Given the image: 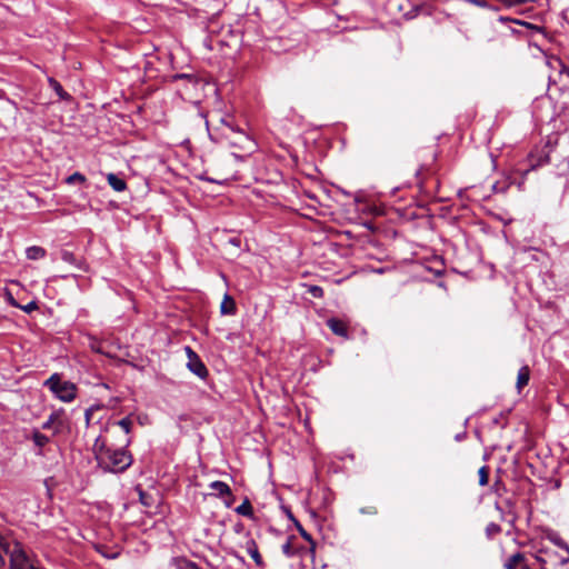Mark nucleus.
Wrapping results in <instances>:
<instances>
[{"label": "nucleus", "mask_w": 569, "mask_h": 569, "mask_svg": "<svg viewBox=\"0 0 569 569\" xmlns=\"http://www.w3.org/2000/svg\"><path fill=\"white\" fill-rule=\"evenodd\" d=\"M93 452L98 466L108 472H123L132 463L131 455L123 449H112L104 441L97 439Z\"/></svg>", "instance_id": "nucleus-1"}, {"label": "nucleus", "mask_w": 569, "mask_h": 569, "mask_svg": "<svg viewBox=\"0 0 569 569\" xmlns=\"http://www.w3.org/2000/svg\"><path fill=\"white\" fill-rule=\"evenodd\" d=\"M0 549L9 557L10 569H39L33 556L14 538L0 535Z\"/></svg>", "instance_id": "nucleus-2"}, {"label": "nucleus", "mask_w": 569, "mask_h": 569, "mask_svg": "<svg viewBox=\"0 0 569 569\" xmlns=\"http://www.w3.org/2000/svg\"><path fill=\"white\" fill-rule=\"evenodd\" d=\"M230 147L236 157L242 158L250 154L254 149V142L240 129L222 128L221 139L218 141Z\"/></svg>", "instance_id": "nucleus-3"}, {"label": "nucleus", "mask_w": 569, "mask_h": 569, "mask_svg": "<svg viewBox=\"0 0 569 569\" xmlns=\"http://www.w3.org/2000/svg\"><path fill=\"white\" fill-rule=\"evenodd\" d=\"M44 385L64 402L72 401L76 398V386L68 381L61 382L58 375L51 376Z\"/></svg>", "instance_id": "nucleus-4"}, {"label": "nucleus", "mask_w": 569, "mask_h": 569, "mask_svg": "<svg viewBox=\"0 0 569 569\" xmlns=\"http://www.w3.org/2000/svg\"><path fill=\"white\" fill-rule=\"evenodd\" d=\"M527 161L529 167L528 169L521 172L522 180L526 179L527 174L530 171L536 170L537 168L550 162L549 151L545 149H541L540 151H532L528 154Z\"/></svg>", "instance_id": "nucleus-5"}, {"label": "nucleus", "mask_w": 569, "mask_h": 569, "mask_svg": "<svg viewBox=\"0 0 569 569\" xmlns=\"http://www.w3.org/2000/svg\"><path fill=\"white\" fill-rule=\"evenodd\" d=\"M90 348L92 351H94L97 353H101L108 358H118L119 357L117 350H119L120 347L110 341H101V340L92 339L90 342Z\"/></svg>", "instance_id": "nucleus-6"}, {"label": "nucleus", "mask_w": 569, "mask_h": 569, "mask_svg": "<svg viewBox=\"0 0 569 569\" xmlns=\"http://www.w3.org/2000/svg\"><path fill=\"white\" fill-rule=\"evenodd\" d=\"M186 350L189 358L188 368L199 378L204 379L208 376L206 366L190 347H187Z\"/></svg>", "instance_id": "nucleus-7"}, {"label": "nucleus", "mask_w": 569, "mask_h": 569, "mask_svg": "<svg viewBox=\"0 0 569 569\" xmlns=\"http://www.w3.org/2000/svg\"><path fill=\"white\" fill-rule=\"evenodd\" d=\"M210 488L216 491L213 493L216 497L224 499V503L227 507H230L233 503L234 497L231 492L230 487L226 482L213 481L210 483Z\"/></svg>", "instance_id": "nucleus-8"}, {"label": "nucleus", "mask_w": 569, "mask_h": 569, "mask_svg": "<svg viewBox=\"0 0 569 569\" xmlns=\"http://www.w3.org/2000/svg\"><path fill=\"white\" fill-rule=\"evenodd\" d=\"M227 127L229 129H234L232 119L230 117L220 118L217 122L212 123L211 128V137L219 141L221 139L222 128Z\"/></svg>", "instance_id": "nucleus-9"}, {"label": "nucleus", "mask_w": 569, "mask_h": 569, "mask_svg": "<svg viewBox=\"0 0 569 569\" xmlns=\"http://www.w3.org/2000/svg\"><path fill=\"white\" fill-rule=\"evenodd\" d=\"M327 326L335 335L348 338V325L343 320L330 318L327 320Z\"/></svg>", "instance_id": "nucleus-10"}, {"label": "nucleus", "mask_w": 569, "mask_h": 569, "mask_svg": "<svg viewBox=\"0 0 569 569\" xmlns=\"http://www.w3.org/2000/svg\"><path fill=\"white\" fill-rule=\"evenodd\" d=\"M246 550L254 561V563L259 567L263 566L262 557L259 552L258 545L253 539H248L246 541Z\"/></svg>", "instance_id": "nucleus-11"}, {"label": "nucleus", "mask_w": 569, "mask_h": 569, "mask_svg": "<svg viewBox=\"0 0 569 569\" xmlns=\"http://www.w3.org/2000/svg\"><path fill=\"white\" fill-rule=\"evenodd\" d=\"M525 556L526 555L520 551L509 556L503 562V568L505 569H519L520 565H522Z\"/></svg>", "instance_id": "nucleus-12"}, {"label": "nucleus", "mask_w": 569, "mask_h": 569, "mask_svg": "<svg viewBox=\"0 0 569 569\" xmlns=\"http://www.w3.org/2000/svg\"><path fill=\"white\" fill-rule=\"evenodd\" d=\"M107 180H108V183L110 184V187L117 192H121L127 189L126 181L123 179L119 178L114 173H108Z\"/></svg>", "instance_id": "nucleus-13"}, {"label": "nucleus", "mask_w": 569, "mask_h": 569, "mask_svg": "<svg viewBox=\"0 0 569 569\" xmlns=\"http://www.w3.org/2000/svg\"><path fill=\"white\" fill-rule=\"evenodd\" d=\"M236 302L233 298L229 295L223 297V300L220 305V311L222 315H234L236 313Z\"/></svg>", "instance_id": "nucleus-14"}, {"label": "nucleus", "mask_w": 569, "mask_h": 569, "mask_svg": "<svg viewBox=\"0 0 569 569\" xmlns=\"http://www.w3.org/2000/svg\"><path fill=\"white\" fill-rule=\"evenodd\" d=\"M530 379V369L528 366H523L520 368L517 376V389L520 392L525 386L528 385Z\"/></svg>", "instance_id": "nucleus-15"}, {"label": "nucleus", "mask_w": 569, "mask_h": 569, "mask_svg": "<svg viewBox=\"0 0 569 569\" xmlns=\"http://www.w3.org/2000/svg\"><path fill=\"white\" fill-rule=\"evenodd\" d=\"M48 82L61 100H70L71 96L62 88V86L53 78H49Z\"/></svg>", "instance_id": "nucleus-16"}, {"label": "nucleus", "mask_w": 569, "mask_h": 569, "mask_svg": "<svg viewBox=\"0 0 569 569\" xmlns=\"http://www.w3.org/2000/svg\"><path fill=\"white\" fill-rule=\"evenodd\" d=\"M26 253H27V258L28 259H30V260H39V259L44 258L46 250L42 247L32 246V247H29L27 249Z\"/></svg>", "instance_id": "nucleus-17"}, {"label": "nucleus", "mask_w": 569, "mask_h": 569, "mask_svg": "<svg viewBox=\"0 0 569 569\" xmlns=\"http://www.w3.org/2000/svg\"><path fill=\"white\" fill-rule=\"evenodd\" d=\"M236 512L244 517H252L253 510L250 501L246 499L240 506L236 508Z\"/></svg>", "instance_id": "nucleus-18"}, {"label": "nucleus", "mask_w": 569, "mask_h": 569, "mask_svg": "<svg viewBox=\"0 0 569 569\" xmlns=\"http://www.w3.org/2000/svg\"><path fill=\"white\" fill-rule=\"evenodd\" d=\"M137 491L139 495V500L144 507H151L153 503L152 496L144 492L140 487H137Z\"/></svg>", "instance_id": "nucleus-19"}, {"label": "nucleus", "mask_w": 569, "mask_h": 569, "mask_svg": "<svg viewBox=\"0 0 569 569\" xmlns=\"http://www.w3.org/2000/svg\"><path fill=\"white\" fill-rule=\"evenodd\" d=\"M549 539L555 546L563 549L567 553H569V545L558 535L550 536Z\"/></svg>", "instance_id": "nucleus-20"}, {"label": "nucleus", "mask_w": 569, "mask_h": 569, "mask_svg": "<svg viewBox=\"0 0 569 569\" xmlns=\"http://www.w3.org/2000/svg\"><path fill=\"white\" fill-rule=\"evenodd\" d=\"M479 485L480 486H487L489 481V468L487 466H482L479 471Z\"/></svg>", "instance_id": "nucleus-21"}, {"label": "nucleus", "mask_w": 569, "mask_h": 569, "mask_svg": "<svg viewBox=\"0 0 569 569\" xmlns=\"http://www.w3.org/2000/svg\"><path fill=\"white\" fill-rule=\"evenodd\" d=\"M179 569H200L196 562H192L186 558L177 560Z\"/></svg>", "instance_id": "nucleus-22"}, {"label": "nucleus", "mask_w": 569, "mask_h": 569, "mask_svg": "<svg viewBox=\"0 0 569 569\" xmlns=\"http://www.w3.org/2000/svg\"><path fill=\"white\" fill-rule=\"evenodd\" d=\"M501 532V527L495 522H490L486 527V533L489 538H492Z\"/></svg>", "instance_id": "nucleus-23"}, {"label": "nucleus", "mask_w": 569, "mask_h": 569, "mask_svg": "<svg viewBox=\"0 0 569 569\" xmlns=\"http://www.w3.org/2000/svg\"><path fill=\"white\" fill-rule=\"evenodd\" d=\"M33 441L36 446L43 447L49 442V438L46 435H42L37 431L33 433Z\"/></svg>", "instance_id": "nucleus-24"}, {"label": "nucleus", "mask_w": 569, "mask_h": 569, "mask_svg": "<svg viewBox=\"0 0 569 569\" xmlns=\"http://www.w3.org/2000/svg\"><path fill=\"white\" fill-rule=\"evenodd\" d=\"M76 182H79V183L86 182V177L80 172H74L67 178V183L71 184V183H76Z\"/></svg>", "instance_id": "nucleus-25"}, {"label": "nucleus", "mask_w": 569, "mask_h": 569, "mask_svg": "<svg viewBox=\"0 0 569 569\" xmlns=\"http://www.w3.org/2000/svg\"><path fill=\"white\" fill-rule=\"evenodd\" d=\"M308 292L313 297V298H322L323 297V289L319 286H308Z\"/></svg>", "instance_id": "nucleus-26"}, {"label": "nucleus", "mask_w": 569, "mask_h": 569, "mask_svg": "<svg viewBox=\"0 0 569 569\" xmlns=\"http://www.w3.org/2000/svg\"><path fill=\"white\" fill-rule=\"evenodd\" d=\"M118 425L123 429V431L127 435L130 433L131 426H132L130 418L126 417V418L121 419L120 421H118Z\"/></svg>", "instance_id": "nucleus-27"}, {"label": "nucleus", "mask_w": 569, "mask_h": 569, "mask_svg": "<svg viewBox=\"0 0 569 569\" xmlns=\"http://www.w3.org/2000/svg\"><path fill=\"white\" fill-rule=\"evenodd\" d=\"M96 549L98 552H100L106 558L114 559L118 557V552L108 553L106 551L107 547H104V546H97Z\"/></svg>", "instance_id": "nucleus-28"}, {"label": "nucleus", "mask_w": 569, "mask_h": 569, "mask_svg": "<svg viewBox=\"0 0 569 569\" xmlns=\"http://www.w3.org/2000/svg\"><path fill=\"white\" fill-rule=\"evenodd\" d=\"M429 168L426 166V164H422L417 171H416V177L418 179V183L421 186L422 184V177H423V173L425 171H428Z\"/></svg>", "instance_id": "nucleus-29"}, {"label": "nucleus", "mask_w": 569, "mask_h": 569, "mask_svg": "<svg viewBox=\"0 0 569 569\" xmlns=\"http://www.w3.org/2000/svg\"><path fill=\"white\" fill-rule=\"evenodd\" d=\"M26 312L30 313L31 311L38 308V305L34 301L29 302L28 305L20 307Z\"/></svg>", "instance_id": "nucleus-30"}, {"label": "nucleus", "mask_w": 569, "mask_h": 569, "mask_svg": "<svg viewBox=\"0 0 569 569\" xmlns=\"http://www.w3.org/2000/svg\"><path fill=\"white\" fill-rule=\"evenodd\" d=\"M297 528L306 540L311 541V536L299 525V522H297Z\"/></svg>", "instance_id": "nucleus-31"}, {"label": "nucleus", "mask_w": 569, "mask_h": 569, "mask_svg": "<svg viewBox=\"0 0 569 569\" xmlns=\"http://www.w3.org/2000/svg\"><path fill=\"white\" fill-rule=\"evenodd\" d=\"M282 551L284 555L287 556H291L292 555V547H291V543L288 541L286 542L283 546H282Z\"/></svg>", "instance_id": "nucleus-32"}, {"label": "nucleus", "mask_w": 569, "mask_h": 569, "mask_svg": "<svg viewBox=\"0 0 569 569\" xmlns=\"http://www.w3.org/2000/svg\"><path fill=\"white\" fill-rule=\"evenodd\" d=\"M144 69H146V72L149 73L150 77H156V74H153L151 61H147Z\"/></svg>", "instance_id": "nucleus-33"}, {"label": "nucleus", "mask_w": 569, "mask_h": 569, "mask_svg": "<svg viewBox=\"0 0 569 569\" xmlns=\"http://www.w3.org/2000/svg\"><path fill=\"white\" fill-rule=\"evenodd\" d=\"M62 259L64 261L71 262L73 260V254L71 252L64 251L62 253Z\"/></svg>", "instance_id": "nucleus-34"}, {"label": "nucleus", "mask_w": 569, "mask_h": 569, "mask_svg": "<svg viewBox=\"0 0 569 569\" xmlns=\"http://www.w3.org/2000/svg\"><path fill=\"white\" fill-rule=\"evenodd\" d=\"M471 3L477 4L479 7H487L486 0H469Z\"/></svg>", "instance_id": "nucleus-35"}, {"label": "nucleus", "mask_w": 569, "mask_h": 569, "mask_svg": "<svg viewBox=\"0 0 569 569\" xmlns=\"http://www.w3.org/2000/svg\"><path fill=\"white\" fill-rule=\"evenodd\" d=\"M184 78H186V79H190L191 77H190L189 74H184V73L173 76V80H177V79H184Z\"/></svg>", "instance_id": "nucleus-36"}, {"label": "nucleus", "mask_w": 569, "mask_h": 569, "mask_svg": "<svg viewBox=\"0 0 569 569\" xmlns=\"http://www.w3.org/2000/svg\"><path fill=\"white\" fill-rule=\"evenodd\" d=\"M9 302H10L12 306H14V307H20V306L16 302V300L12 298V296H11L10 293H9Z\"/></svg>", "instance_id": "nucleus-37"}, {"label": "nucleus", "mask_w": 569, "mask_h": 569, "mask_svg": "<svg viewBox=\"0 0 569 569\" xmlns=\"http://www.w3.org/2000/svg\"><path fill=\"white\" fill-rule=\"evenodd\" d=\"M537 560H538L541 565H545V563H546V560H545L543 558L537 557Z\"/></svg>", "instance_id": "nucleus-38"}, {"label": "nucleus", "mask_w": 569, "mask_h": 569, "mask_svg": "<svg viewBox=\"0 0 569 569\" xmlns=\"http://www.w3.org/2000/svg\"><path fill=\"white\" fill-rule=\"evenodd\" d=\"M3 563H4L3 557L0 555V568L3 566Z\"/></svg>", "instance_id": "nucleus-39"}, {"label": "nucleus", "mask_w": 569, "mask_h": 569, "mask_svg": "<svg viewBox=\"0 0 569 569\" xmlns=\"http://www.w3.org/2000/svg\"><path fill=\"white\" fill-rule=\"evenodd\" d=\"M50 422H51V420H49L48 422H46V423L43 425V428H44V429H46V428H48V427L50 426Z\"/></svg>", "instance_id": "nucleus-40"}, {"label": "nucleus", "mask_w": 569, "mask_h": 569, "mask_svg": "<svg viewBox=\"0 0 569 569\" xmlns=\"http://www.w3.org/2000/svg\"><path fill=\"white\" fill-rule=\"evenodd\" d=\"M528 0H518L519 3H526Z\"/></svg>", "instance_id": "nucleus-41"}]
</instances>
